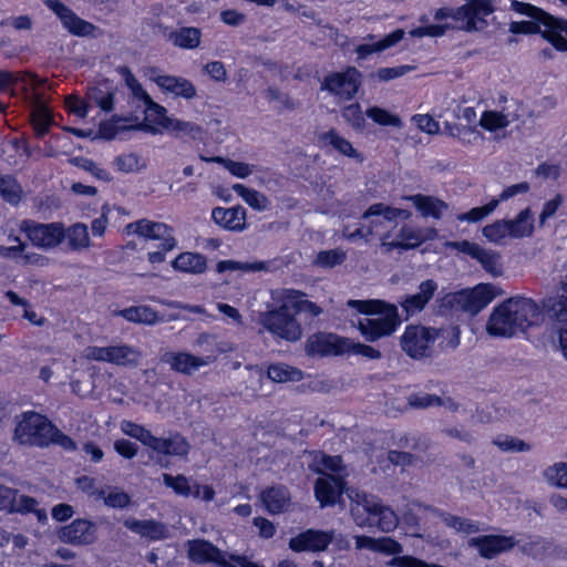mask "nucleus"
<instances>
[{
    "mask_svg": "<svg viewBox=\"0 0 567 567\" xmlns=\"http://www.w3.org/2000/svg\"><path fill=\"white\" fill-rule=\"evenodd\" d=\"M539 315L540 308L533 299L511 297L493 309L486 331L494 337L511 338L536 324Z\"/></svg>",
    "mask_w": 567,
    "mask_h": 567,
    "instance_id": "1",
    "label": "nucleus"
},
{
    "mask_svg": "<svg viewBox=\"0 0 567 567\" xmlns=\"http://www.w3.org/2000/svg\"><path fill=\"white\" fill-rule=\"evenodd\" d=\"M350 499V514L359 527H378L383 533H390L399 524V517L388 505L370 494L358 488L348 487L346 491Z\"/></svg>",
    "mask_w": 567,
    "mask_h": 567,
    "instance_id": "2",
    "label": "nucleus"
},
{
    "mask_svg": "<svg viewBox=\"0 0 567 567\" xmlns=\"http://www.w3.org/2000/svg\"><path fill=\"white\" fill-rule=\"evenodd\" d=\"M348 306L362 313L380 316L363 318L358 322L359 331L370 342L392 334L401 322L396 306L382 300H349Z\"/></svg>",
    "mask_w": 567,
    "mask_h": 567,
    "instance_id": "3",
    "label": "nucleus"
},
{
    "mask_svg": "<svg viewBox=\"0 0 567 567\" xmlns=\"http://www.w3.org/2000/svg\"><path fill=\"white\" fill-rule=\"evenodd\" d=\"M494 6L491 0H471L467 3L456 8L437 9L434 18L441 20L452 18L458 24L457 29L466 32L481 31L487 27L486 17L494 12Z\"/></svg>",
    "mask_w": 567,
    "mask_h": 567,
    "instance_id": "4",
    "label": "nucleus"
},
{
    "mask_svg": "<svg viewBox=\"0 0 567 567\" xmlns=\"http://www.w3.org/2000/svg\"><path fill=\"white\" fill-rule=\"evenodd\" d=\"M503 295V290L493 284H481L472 290L446 293L441 300V307L454 311L477 315L492 300Z\"/></svg>",
    "mask_w": 567,
    "mask_h": 567,
    "instance_id": "5",
    "label": "nucleus"
},
{
    "mask_svg": "<svg viewBox=\"0 0 567 567\" xmlns=\"http://www.w3.org/2000/svg\"><path fill=\"white\" fill-rule=\"evenodd\" d=\"M511 8L523 16H527L540 22L545 30L542 35L548 40L553 47L561 52L567 51V20L556 18L543 9L529 3L513 0Z\"/></svg>",
    "mask_w": 567,
    "mask_h": 567,
    "instance_id": "6",
    "label": "nucleus"
},
{
    "mask_svg": "<svg viewBox=\"0 0 567 567\" xmlns=\"http://www.w3.org/2000/svg\"><path fill=\"white\" fill-rule=\"evenodd\" d=\"M13 440L22 445L47 447L50 432L53 431L52 422L45 416L33 412H24L16 417Z\"/></svg>",
    "mask_w": 567,
    "mask_h": 567,
    "instance_id": "7",
    "label": "nucleus"
},
{
    "mask_svg": "<svg viewBox=\"0 0 567 567\" xmlns=\"http://www.w3.org/2000/svg\"><path fill=\"white\" fill-rule=\"evenodd\" d=\"M258 321L267 331L280 339L296 342L302 337L301 326L287 305L261 312Z\"/></svg>",
    "mask_w": 567,
    "mask_h": 567,
    "instance_id": "8",
    "label": "nucleus"
},
{
    "mask_svg": "<svg viewBox=\"0 0 567 567\" xmlns=\"http://www.w3.org/2000/svg\"><path fill=\"white\" fill-rule=\"evenodd\" d=\"M436 339V328L410 324L400 338V346L411 359L423 360L432 357L433 343Z\"/></svg>",
    "mask_w": 567,
    "mask_h": 567,
    "instance_id": "9",
    "label": "nucleus"
},
{
    "mask_svg": "<svg viewBox=\"0 0 567 567\" xmlns=\"http://www.w3.org/2000/svg\"><path fill=\"white\" fill-rule=\"evenodd\" d=\"M361 85V73L355 68H347L343 72L328 74L320 90L328 91L340 101L351 100Z\"/></svg>",
    "mask_w": 567,
    "mask_h": 567,
    "instance_id": "10",
    "label": "nucleus"
},
{
    "mask_svg": "<svg viewBox=\"0 0 567 567\" xmlns=\"http://www.w3.org/2000/svg\"><path fill=\"white\" fill-rule=\"evenodd\" d=\"M215 357H197L187 351H163L159 355V362L167 364L169 369L176 373L184 375H193L202 368L213 363Z\"/></svg>",
    "mask_w": 567,
    "mask_h": 567,
    "instance_id": "11",
    "label": "nucleus"
},
{
    "mask_svg": "<svg viewBox=\"0 0 567 567\" xmlns=\"http://www.w3.org/2000/svg\"><path fill=\"white\" fill-rule=\"evenodd\" d=\"M348 338L334 333L318 332L310 336L305 343L308 357L341 355L347 352Z\"/></svg>",
    "mask_w": 567,
    "mask_h": 567,
    "instance_id": "12",
    "label": "nucleus"
},
{
    "mask_svg": "<svg viewBox=\"0 0 567 567\" xmlns=\"http://www.w3.org/2000/svg\"><path fill=\"white\" fill-rule=\"evenodd\" d=\"M21 230L38 247L52 248L58 246L64 238V229L61 224H31L23 221Z\"/></svg>",
    "mask_w": 567,
    "mask_h": 567,
    "instance_id": "13",
    "label": "nucleus"
},
{
    "mask_svg": "<svg viewBox=\"0 0 567 567\" xmlns=\"http://www.w3.org/2000/svg\"><path fill=\"white\" fill-rule=\"evenodd\" d=\"M128 234H137L146 239L161 240L164 250H172L175 245L173 229L164 223L141 219L126 226Z\"/></svg>",
    "mask_w": 567,
    "mask_h": 567,
    "instance_id": "14",
    "label": "nucleus"
},
{
    "mask_svg": "<svg viewBox=\"0 0 567 567\" xmlns=\"http://www.w3.org/2000/svg\"><path fill=\"white\" fill-rule=\"evenodd\" d=\"M61 20L62 25L75 37H87L93 33L95 25L78 17L60 0H42Z\"/></svg>",
    "mask_w": 567,
    "mask_h": 567,
    "instance_id": "15",
    "label": "nucleus"
},
{
    "mask_svg": "<svg viewBox=\"0 0 567 567\" xmlns=\"http://www.w3.org/2000/svg\"><path fill=\"white\" fill-rule=\"evenodd\" d=\"M517 544L518 540L514 536L504 535H484L468 540V546L476 548L485 559H493L502 553L509 551Z\"/></svg>",
    "mask_w": 567,
    "mask_h": 567,
    "instance_id": "16",
    "label": "nucleus"
},
{
    "mask_svg": "<svg viewBox=\"0 0 567 567\" xmlns=\"http://www.w3.org/2000/svg\"><path fill=\"white\" fill-rule=\"evenodd\" d=\"M334 532H324L309 528L296 537L290 538L289 548L292 551H323L332 543Z\"/></svg>",
    "mask_w": 567,
    "mask_h": 567,
    "instance_id": "17",
    "label": "nucleus"
},
{
    "mask_svg": "<svg viewBox=\"0 0 567 567\" xmlns=\"http://www.w3.org/2000/svg\"><path fill=\"white\" fill-rule=\"evenodd\" d=\"M59 538L65 544L89 545L96 539V526L86 519H75L60 529Z\"/></svg>",
    "mask_w": 567,
    "mask_h": 567,
    "instance_id": "18",
    "label": "nucleus"
},
{
    "mask_svg": "<svg viewBox=\"0 0 567 567\" xmlns=\"http://www.w3.org/2000/svg\"><path fill=\"white\" fill-rule=\"evenodd\" d=\"M542 310L556 322H567V276H565L553 295L542 301Z\"/></svg>",
    "mask_w": 567,
    "mask_h": 567,
    "instance_id": "19",
    "label": "nucleus"
},
{
    "mask_svg": "<svg viewBox=\"0 0 567 567\" xmlns=\"http://www.w3.org/2000/svg\"><path fill=\"white\" fill-rule=\"evenodd\" d=\"M347 489L344 481L337 475L319 477L315 483L316 497L322 507L334 505Z\"/></svg>",
    "mask_w": 567,
    "mask_h": 567,
    "instance_id": "20",
    "label": "nucleus"
},
{
    "mask_svg": "<svg viewBox=\"0 0 567 567\" xmlns=\"http://www.w3.org/2000/svg\"><path fill=\"white\" fill-rule=\"evenodd\" d=\"M436 289L437 284L432 279H427L420 284L419 291L416 293L404 296L400 301V305L405 312L406 318L421 312L433 298Z\"/></svg>",
    "mask_w": 567,
    "mask_h": 567,
    "instance_id": "21",
    "label": "nucleus"
},
{
    "mask_svg": "<svg viewBox=\"0 0 567 567\" xmlns=\"http://www.w3.org/2000/svg\"><path fill=\"white\" fill-rule=\"evenodd\" d=\"M151 80L155 82L165 93L190 100L196 96L195 85L187 79L175 75H162L152 70Z\"/></svg>",
    "mask_w": 567,
    "mask_h": 567,
    "instance_id": "22",
    "label": "nucleus"
},
{
    "mask_svg": "<svg viewBox=\"0 0 567 567\" xmlns=\"http://www.w3.org/2000/svg\"><path fill=\"white\" fill-rule=\"evenodd\" d=\"M378 217L373 221L377 223V230L380 227L388 229L395 227V220L398 218L408 219L411 213L406 209L393 208L385 206L381 203L371 205L362 215V218L367 219L370 217Z\"/></svg>",
    "mask_w": 567,
    "mask_h": 567,
    "instance_id": "23",
    "label": "nucleus"
},
{
    "mask_svg": "<svg viewBox=\"0 0 567 567\" xmlns=\"http://www.w3.org/2000/svg\"><path fill=\"white\" fill-rule=\"evenodd\" d=\"M390 238V231H385L381 236V247L385 254H390L395 248L411 249L422 244L424 237L419 230L412 227L403 226L394 240H388Z\"/></svg>",
    "mask_w": 567,
    "mask_h": 567,
    "instance_id": "24",
    "label": "nucleus"
},
{
    "mask_svg": "<svg viewBox=\"0 0 567 567\" xmlns=\"http://www.w3.org/2000/svg\"><path fill=\"white\" fill-rule=\"evenodd\" d=\"M260 498L265 508L272 515L288 511L291 505L290 492L282 485L267 487L261 492Z\"/></svg>",
    "mask_w": 567,
    "mask_h": 567,
    "instance_id": "25",
    "label": "nucleus"
},
{
    "mask_svg": "<svg viewBox=\"0 0 567 567\" xmlns=\"http://www.w3.org/2000/svg\"><path fill=\"white\" fill-rule=\"evenodd\" d=\"M417 506L440 517L446 527L456 533L468 535L480 532V525L476 522L440 511L431 505L417 504Z\"/></svg>",
    "mask_w": 567,
    "mask_h": 567,
    "instance_id": "26",
    "label": "nucleus"
},
{
    "mask_svg": "<svg viewBox=\"0 0 567 567\" xmlns=\"http://www.w3.org/2000/svg\"><path fill=\"white\" fill-rule=\"evenodd\" d=\"M212 217L214 221L225 229L237 231L243 230L246 220V210L241 206L213 209Z\"/></svg>",
    "mask_w": 567,
    "mask_h": 567,
    "instance_id": "27",
    "label": "nucleus"
},
{
    "mask_svg": "<svg viewBox=\"0 0 567 567\" xmlns=\"http://www.w3.org/2000/svg\"><path fill=\"white\" fill-rule=\"evenodd\" d=\"M124 526L130 530L140 534L142 537H146L151 540H161L168 537V529L165 524L153 519L140 520L135 518H128L124 522Z\"/></svg>",
    "mask_w": 567,
    "mask_h": 567,
    "instance_id": "28",
    "label": "nucleus"
},
{
    "mask_svg": "<svg viewBox=\"0 0 567 567\" xmlns=\"http://www.w3.org/2000/svg\"><path fill=\"white\" fill-rule=\"evenodd\" d=\"M188 557L196 564L215 563L220 556V549L208 540L194 539L188 540Z\"/></svg>",
    "mask_w": 567,
    "mask_h": 567,
    "instance_id": "29",
    "label": "nucleus"
},
{
    "mask_svg": "<svg viewBox=\"0 0 567 567\" xmlns=\"http://www.w3.org/2000/svg\"><path fill=\"white\" fill-rule=\"evenodd\" d=\"M153 451L165 455L185 456L190 450L187 440L179 433H172L168 437H156L153 444Z\"/></svg>",
    "mask_w": 567,
    "mask_h": 567,
    "instance_id": "30",
    "label": "nucleus"
},
{
    "mask_svg": "<svg viewBox=\"0 0 567 567\" xmlns=\"http://www.w3.org/2000/svg\"><path fill=\"white\" fill-rule=\"evenodd\" d=\"M238 380L244 386V391L240 392V395L246 399H254L257 396V392L261 388L264 371L257 365L245 367V369L238 374Z\"/></svg>",
    "mask_w": 567,
    "mask_h": 567,
    "instance_id": "31",
    "label": "nucleus"
},
{
    "mask_svg": "<svg viewBox=\"0 0 567 567\" xmlns=\"http://www.w3.org/2000/svg\"><path fill=\"white\" fill-rule=\"evenodd\" d=\"M116 316L123 317L130 322L142 324H155L164 321L152 308L147 306H135L115 312Z\"/></svg>",
    "mask_w": 567,
    "mask_h": 567,
    "instance_id": "32",
    "label": "nucleus"
},
{
    "mask_svg": "<svg viewBox=\"0 0 567 567\" xmlns=\"http://www.w3.org/2000/svg\"><path fill=\"white\" fill-rule=\"evenodd\" d=\"M506 223L509 238L529 237L534 231V218L530 208H525L514 219H506Z\"/></svg>",
    "mask_w": 567,
    "mask_h": 567,
    "instance_id": "33",
    "label": "nucleus"
},
{
    "mask_svg": "<svg viewBox=\"0 0 567 567\" xmlns=\"http://www.w3.org/2000/svg\"><path fill=\"white\" fill-rule=\"evenodd\" d=\"M164 128L174 134L175 137H189L190 140H202L204 131L196 123L182 121L178 118H165Z\"/></svg>",
    "mask_w": 567,
    "mask_h": 567,
    "instance_id": "34",
    "label": "nucleus"
},
{
    "mask_svg": "<svg viewBox=\"0 0 567 567\" xmlns=\"http://www.w3.org/2000/svg\"><path fill=\"white\" fill-rule=\"evenodd\" d=\"M408 199L423 213L424 216H432L441 218L443 213L447 209V204L439 198L425 195H412Z\"/></svg>",
    "mask_w": 567,
    "mask_h": 567,
    "instance_id": "35",
    "label": "nucleus"
},
{
    "mask_svg": "<svg viewBox=\"0 0 567 567\" xmlns=\"http://www.w3.org/2000/svg\"><path fill=\"white\" fill-rule=\"evenodd\" d=\"M110 354V363L124 367H136L142 357L137 348L128 344L111 346Z\"/></svg>",
    "mask_w": 567,
    "mask_h": 567,
    "instance_id": "36",
    "label": "nucleus"
},
{
    "mask_svg": "<svg viewBox=\"0 0 567 567\" xmlns=\"http://www.w3.org/2000/svg\"><path fill=\"white\" fill-rule=\"evenodd\" d=\"M200 37L202 32L198 28L183 27L169 32L168 40L176 47L192 50L200 44Z\"/></svg>",
    "mask_w": 567,
    "mask_h": 567,
    "instance_id": "37",
    "label": "nucleus"
},
{
    "mask_svg": "<svg viewBox=\"0 0 567 567\" xmlns=\"http://www.w3.org/2000/svg\"><path fill=\"white\" fill-rule=\"evenodd\" d=\"M172 266L175 270L202 274L206 269V258L199 254L183 252L173 260Z\"/></svg>",
    "mask_w": 567,
    "mask_h": 567,
    "instance_id": "38",
    "label": "nucleus"
},
{
    "mask_svg": "<svg viewBox=\"0 0 567 567\" xmlns=\"http://www.w3.org/2000/svg\"><path fill=\"white\" fill-rule=\"evenodd\" d=\"M267 377L277 383L298 382L303 379V373L299 369L286 363H275L268 367Z\"/></svg>",
    "mask_w": 567,
    "mask_h": 567,
    "instance_id": "39",
    "label": "nucleus"
},
{
    "mask_svg": "<svg viewBox=\"0 0 567 567\" xmlns=\"http://www.w3.org/2000/svg\"><path fill=\"white\" fill-rule=\"evenodd\" d=\"M485 271L491 274L493 277H499L503 275L504 269L502 265V256L492 249L480 247L477 254L474 257Z\"/></svg>",
    "mask_w": 567,
    "mask_h": 567,
    "instance_id": "40",
    "label": "nucleus"
},
{
    "mask_svg": "<svg viewBox=\"0 0 567 567\" xmlns=\"http://www.w3.org/2000/svg\"><path fill=\"white\" fill-rule=\"evenodd\" d=\"M64 237L68 239L69 247L79 251L87 249L91 245L89 229L84 224H74L64 230Z\"/></svg>",
    "mask_w": 567,
    "mask_h": 567,
    "instance_id": "41",
    "label": "nucleus"
},
{
    "mask_svg": "<svg viewBox=\"0 0 567 567\" xmlns=\"http://www.w3.org/2000/svg\"><path fill=\"white\" fill-rule=\"evenodd\" d=\"M120 427L125 435L140 441L142 444L150 449H152L153 444L156 443V436H154L151 431L143 425L124 420L121 422Z\"/></svg>",
    "mask_w": 567,
    "mask_h": 567,
    "instance_id": "42",
    "label": "nucleus"
},
{
    "mask_svg": "<svg viewBox=\"0 0 567 567\" xmlns=\"http://www.w3.org/2000/svg\"><path fill=\"white\" fill-rule=\"evenodd\" d=\"M282 297L293 303L297 311H305L313 317L322 313V309L315 302L305 299L306 293L300 290L287 289L284 291Z\"/></svg>",
    "mask_w": 567,
    "mask_h": 567,
    "instance_id": "43",
    "label": "nucleus"
},
{
    "mask_svg": "<svg viewBox=\"0 0 567 567\" xmlns=\"http://www.w3.org/2000/svg\"><path fill=\"white\" fill-rule=\"evenodd\" d=\"M516 120L517 116L511 117V114H503L497 111H485L480 118V125L483 128L493 132L507 127L512 122Z\"/></svg>",
    "mask_w": 567,
    "mask_h": 567,
    "instance_id": "44",
    "label": "nucleus"
},
{
    "mask_svg": "<svg viewBox=\"0 0 567 567\" xmlns=\"http://www.w3.org/2000/svg\"><path fill=\"white\" fill-rule=\"evenodd\" d=\"M437 339L441 338L439 347L443 351H454L461 343V330L458 326L449 324L436 329Z\"/></svg>",
    "mask_w": 567,
    "mask_h": 567,
    "instance_id": "45",
    "label": "nucleus"
},
{
    "mask_svg": "<svg viewBox=\"0 0 567 567\" xmlns=\"http://www.w3.org/2000/svg\"><path fill=\"white\" fill-rule=\"evenodd\" d=\"M22 188L11 175L0 176V196L12 205L21 200Z\"/></svg>",
    "mask_w": 567,
    "mask_h": 567,
    "instance_id": "46",
    "label": "nucleus"
},
{
    "mask_svg": "<svg viewBox=\"0 0 567 567\" xmlns=\"http://www.w3.org/2000/svg\"><path fill=\"white\" fill-rule=\"evenodd\" d=\"M233 190L241 196L246 204L254 209L265 210L268 206V199L264 194L255 189H249L243 184L233 185Z\"/></svg>",
    "mask_w": 567,
    "mask_h": 567,
    "instance_id": "47",
    "label": "nucleus"
},
{
    "mask_svg": "<svg viewBox=\"0 0 567 567\" xmlns=\"http://www.w3.org/2000/svg\"><path fill=\"white\" fill-rule=\"evenodd\" d=\"M89 97L105 112H111L114 107V91L106 86L100 85L89 90Z\"/></svg>",
    "mask_w": 567,
    "mask_h": 567,
    "instance_id": "48",
    "label": "nucleus"
},
{
    "mask_svg": "<svg viewBox=\"0 0 567 567\" xmlns=\"http://www.w3.org/2000/svg\"><path fill=\"white\" fill-rule=\"evenodd\" d=\"M163 481L166 486L172 487L179 495L189 496L194 494L196 497L200 495L202 486L196 484V491L193 492L187 477L184 475L172 476L171 474H164Z\"/></svg>",
    "mask_w": 567,
    "mask_h": 567,
    "instance_id": "49",
    "label": "nucleus"
},
{
    "mask_svg": "<svg viewBox=\"0 0 567 567\" xmlns=\"http://www.w3.org/2000/svg\"><path fill=\"white\" fill-rule=\"evenodd\" d=\"M320 138L327 142L342 155L349 157H355L358 155L352 144L340 136L334 130H330L329 132L322 134Z\"/></svg>",
    "mask_w": 567,
    "mask_h": 567,
    "instance_id": "50",
    "label": "nucleus"
},
{
    "mask_svg": "<svg viewBox=\"0 0 567 567\" xmlns=\"http://www.w3.org/2000/svg\"><path fill=\"white\" fill-rule=\"evenodd\" d=\"M483 236L493 244H502L509 237L508 226L506 219L496 220L486 225L483 230Z\"/></svg>",
    "mask_w": 567,
    "mask_h": 567,
    "instance_id": "51",
    "label": "nucleus"
},
{
    "mask_svg": "<svg viewBox=\"0 0 567 567\" xmlns=\"http://www.w3.org/2000/svg\"><path fill=\"white\" fill-rule=\"evenodd\" d=\"M342 118L353 130L362 132L365 126V118L359 103H352L341 110Z\"/></svg>",
    "mask_w": 567,
    "mask_h": 567,
    "instance_id": "52",
    "label": "nucleus"
},
{
    "mask_svg": "<svg viewBox=\"0 0 567 567\" xmlns=\"http://www.w3.org/2000/svg\"><path fill=\"white\" fill-rule=\"evenodd\" d=\"M493 444L502 452H529L532 446L515 436L498 435L493 440Z\"/></svg>",
    "mask_w": 567,
    "mask_h": 567,
    "instance_id": "53",
    "label": "nucleus"
},
{
    "mask_svg": "<svg viewBox=\"0 0 567 567\" xmlns=\"http://www.w3.org/2000/svg\"><path fill=\"white\" fill-rule=\"evenodd\" d=\"M545 480L557 487L567 488V463H556L544 471Z\"/></svg>",
    "mask_w": 567,
    "mask_h": 567,
    "instance_id": "54",
    "label": "nucleus"
},
{
    "mask_svg": "<svg viewBox=\"0 0 567 567\" xmlns=\"http://www.w3.org/2000/svg\"><path fill=\"white\" fill-rule=\"evenodd\" d=\"M367 116L379 125L400 127L402 122L399 116L384 109L372 106L367 110Z\"/></svg>",
    "mask_w": 567,
    "mask_h": 567,
    "instance_id": "55",
    "label": "nucleus"
},
{
    "mask_svg": "<svg viewBox=\"0 0 567 567\" xmlns=\"http://www.w3.org/2000/svg\"><path fill=\"white\" fill-rule=\"evenodd\" d=\"M97 497L103 498L104 504L112 508H124L131 502V497L117 487L111 489L109 494L101 489L97 492Z\"/></svg>",
    "mask_w": 567,
    "mask_h": 567,
    "instance_id": "56",
    "label": "nucleus"
},
{
    "mask_svg": "<svg viewBox=\"0 0 567 567\" xmlns=\"http://www.w3.org/2000/svg\"><path fill=\"white\" fill-rule=\"evenodd\" d=\"M31 117L37 135L39 137L43 136L52 122L49 111L42 104L38 103Z\"/></svg>",
    "mask_w": 567,
    "mask_h": 567,
    "instance_id": "57",
    "label": "nucleus"
},
{
    "mask_svg": "<svg viewBox=\"0 0 567 567\" xmlns=\"http://www.w3.org/2000/svg\"><path fill=\"white\" fill-rule=\"evenodd\" d=\"M346 252L342 249L322 250L318 252L315 264L322 268H333L346 260Z\"/></svg>",
    "mask_w": 567,
    "mask_h": 567,
    "instance_id": "58",
    "label": "nucleus"
},
{
    "mask_svg": "<svg viewBox=\"0 0 567 567\" xmlns=\"http://www.w3.org/2000/svg\"><path fill=\"white\" fill-rule=\"evenodd\" d=\"M498 206L497 199H492L484 206L474 207L470 212L458 215L457 219L461 221L477 223L492 214Z\"/></svg>",
    "mask_w": 567,
    "mask_h": 567,
    "instance_id": "59",
    "label": "nucleus"
},
{
    "mask_svg": "<svg viewBox=\"0 0 567 567\" xmlns=\"http://www.w3.org/2000/svg\"><path fill=\"white\" fill-rule=\"evenodd\" d=\"M114 165L120 172L134 173L145 167L140 156L134 153L123 154L114 158Z\"/></svg>",
    "mask_w": 567,
    "mask_h": 567,
    "instance_id": "60",
    "label": "nucleus"
},
{
    "mask_svg": "<svg viewBox=\"0 0 567 567\" xmlns=\"http://www.w3.org/2000/svg\"><path fill=\"white\" fill-rule=\"evenodd\" d=\"M118 72L124 76L125 83L134 97L142 102L150 97L148 93L143 89L142 84L137 81L128 68L121 66Z\"/></svg>",
    "mask_w": 567,
    "mask_h": 567,
    "instance_id": "61",
    "label": "nucleus"
},
{
    "mask_svg": "<svg viewBox=\"0 0 567 567\" xmlns=\"http://www.w3.org/2000/svg\"><path fill=\"white\" fill-rule=\"evenodd\" d=\"M409 409H426L433 405H442V399L435 394L415 393L406 399Z\"/></svg>",
    "mask_w": 567,
    "mask_h": 567,
    "instance_id": "62",
    "label": "nucleus"
},
{
    "mask_svg": "<svg viewBox=\"0 0 567 567\" xmlns=\"http://www.w3.org/2000/svg\"><path fill=\"white\" fill-rule=\"evenodd\" d=\"M265 269L264 262H239L235 260H224L217 264V271H259Z\"/></svg>",
    "mask_w": 567,
    "mask_h": 567,
    "instance_id": "63",
    "label": "nucleus"
},
{
    "mask_svg": "<svg viewBox=\"0 0 567 567\" xmlns=\"http://www.w3.org/2000/svg\"><path fill=\"white\" fill-rule=\"evenodd\" d=\"M348 343L349 344L346 347L347 348L346 353L360 354V355L365 357L371 360H378L381 358V352L371 346H367V344H363L360 342H354L349 338H348Z\"/></svg>",
    "mask_w": 567,
    "mask_h": 567,
    "instance_id": "64",
    "label": "nucleus"
}]
</instances>
